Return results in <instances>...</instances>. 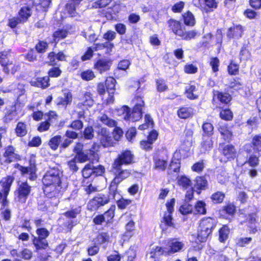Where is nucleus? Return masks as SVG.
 Instances as JSON below:
<instances>
[{"label":"nucleus","instance_id":"774afa93","mask_svg":"<svg viewBox=\"0 0 261 261\" xmlns=\"http://www.w3.org/2000/svg\"><path fill=\"white\" fill-rule=\"evenodd\" d=\"M205 7L204 10L205 13H209L214 11L218 7V3L216 0H204Z\"/></svg>","mask_w":261,"mask_h":261},{"label":"nucleus","instance_id":"7ed1b4c3","mask_svg":"<svg viewBox=\"0 0 261 261\" xmlns=\"http://www.w3.org/2000/svg\"><path fill=\"white\" fill-rule=\"evenodd\" d=\"M217 223V219L211 217H205L200 220L195 240L197 245L193 246L196 250L202 249L203 246L201 243H205L208 239H211Z\"/></svg>","mask_w":261,"mask_h":261},{"label":"nucleus","instance_id":"f8f14e48","mask_svg":"<svg viewBox=\"0 0 261 261\" xmlns=\"http://www.w3.org/2000/svg\"><path fill=\"white\" fill-rule=\"evenodd\" d=\"M32 187L27 181L18 183L17 188L14 191L15 198L21 204L25 203L31 195Z\"/></svg>","mask_w":261,"mask_h":261},{"label":"nucleus","instance_id":"f257e3e1","mask_svg":"<svg viewBox=\"0 0 261 261\" xmlns=\"http://www.w3.org/2000/svg\"><path fill=\"white\" fill-rule=\"evenodd\" d=\"M43 190L46 199L39 201L38 206L42 211H47L50 207L57 206L59 198L62 195L63 189L59 170L53 168L47 171L42 179Z\"/></svg>","mask_w":261,"mask_h":261},{"label":"nucleus","instance_id":"e2e57ef3","mask_svg":"<svg viewBox=\"0 0 261 261\" xmlns=\"http://www.w3.org/2000/svg\"><path fill=\"white\" fill-rule=\"evenodd\" d=\"M208 64L212 68V71L216 75L219 71L220 61L217 57L210 58Z\"/></svg>","mask_w":261,"mask_h":261},{"label":"nucleus","instance_id":"4d7b16f0","mask_svg":"<svg viewBox=\"0 0 261 261\" xmlns=\"http://www.w3.org/2000/svg\"><path fill=\"white\" fill-rule=\"evenodd\" d=\"M114 45L113 43L105 42L104 43H97L94 44L93 49L94 51H98L106 49L107 52L111 51Z\"/></svg>","mask_w":261,"mask_h":261},{"label":"nucleus","instance_id":"6e6d98bb","mask_svg":"<svg viewBox=\"0 0 261 261\" xmlns=\"http://www.w3.org/2000/svg\"><path fill=\"white\" fill-rule=\"evenodd\" d=\"M106 90L109 93H115L116 80L112 76H108L106 78L105 82Z\"/></svg>","mask_w":261,"mask_h":261},{"label":"nucleus","instance_id":"2f4dec72","mask_svg":"<svg viewBox=\"0 0 261 261\" xmlns=\"http://www.w3.org/2000/svg\"><path fill=\"white\" fill-rule=\"evenodd\" d=\"M83 0H68L65 6V11L71 17L76 16L77 14L76 8L79 7Z\"/></svg>","mask_w":261,"mask_h":261},{"label":"nucleus","instance_id":"2eb2a0df","mask_svg":"<svg viewBox=\"0 0 261 261\" xmlns=\"http://www.w3.org/2000/svg\"><path fill=\"white\" fill-rule=\"evenodd\" d=\"M3 156L4 159V162L7 165L22 160L21 155L17 152L15 147L12 145H7L4 148Z\"/></svg>","mask_w":261,"mask_h":261},{"label":"nucleus","instance_id":"69168bd1","mask_svg":"<svg viewBox=\"0 0 261 261\" xmlns=\"http://www.w3.org/2000/svg\"><path fill=\"white\" fill-rule=\"evenodd\" d=\"M91 169L92 176L94 177L102 176L105 173L106 170L105 167L102 165L94 166L93 164H91Z\"/></svg>","mask_w":261,"mask_h":261},{"label":"nucleus","instance_id":"864d4df0","mask_svg":"<svg viewBox=\"0 0 261 261\" xmlns=\"http://www.w3.org/2000/svg\"><path fill=\"white\" fill-rule=\"evenodd\" d=\"M34 48L37 53L43 54L49 48V43L45 40H39Z\"/></svg>","mask_w":261,"mask_h":261},{"label":"nucleus","instance_id":"c03bdc74","mask_svg":"<svg viewBox=\"0 0 261 261\" xmlns=\"http://www.w3.org/2000/svg\"><path fill=\"white\" fill-rule=\"evenodd\" d=\"M218 130L225 141L229 142L232 140V133L230 130L228 125L224 124L220 125Z\"/></svg>","mask_w":261,"mask_h":261},{"label":"nucleus","instance_id":"13d9d810","mask_svg":"<svg viewBox=\"0 0 261 261\" xmlns=\"http://www.w3.org/2000/svg\"><path fill=\"white\" fill-rule=\"evenodd\" d=\"M227 71L230 75H237L239 74L240 65L234 61L230 60L227 67Z\"/></svg>","mask_w":261,"mask_h":261},{"label":"nucleus","instance_id":"423d86ee","mask_svg":"<svg viewBox=\"0 0 261 261\" xmlns=\"http://www.w3.org/2000/svg\"><path fill=\"white\" fill-rule=\"evenodd\" d=\"M46 64L51 67L47 72V76L48 78H58L61 76L62 70L61 68V64L58 61H66V55L63 51H59L57 53L51 51L47 54Z\"/></svg>","mask_w":261,"mask_h":261},{"label":"nucleus","instance_id":"412c9836","mask_svg":"<svg viewBox=\"0 0 261 261\" xmlns=\"http://www.w3.org/2000/svg\"><path fill=\"white\" fill-rule=\"evenodd\" d=\"M245 31V28L241 24H233L228 28L226 36L229 40H238L241 38Z\"/></svg>","mask_w":261,"mask_h":261},{"label":"nucleus","instance_id":"bb28decb","mask_svg":"<svg viewBox=\"0 0 261 261\" xmlns=\"http://www.w3.org/2000/svg\"><path fill=\"white\" fill-rule=\"evenodd\" d=\"M184 94L187 99L191 100L199 98L198 89L196 84H194V82L190 81L188 85L185 87Z\"/></svg>","mask_w":261,"mask_h":261},{"label":"nucleus","instance_id":"9b49d317","mask_svg":"<svg viewBox=\"0 0 261 261\" xmlns=\"http://www.w3.org/2000/svg\"><path fill=\"white\" fill-rule=\"evenodd\" d=\"M115 211V205H111L103 214H99L95 216L92 219L93 223L95 225H101L104 223L106 225L112 224L114 221Z\"/></svg>","mask_w":261,"mask_h":261},{"label":"nucleus","instance_id":"20e7f679","mask_svg":"<svg viewBox=\"0 0 261 261\" xmlns=\"http://www.w3.org/2000/svg\"><path fill=\"white\" fill-rule=\"evenodd\" d=\"M135 163V156L129 149L122 150L114 160L110 172L112 174H118L128 178L131 174L130 170L122 168V166H128Z\"/></svg>","mask_w":261,"mask_h":261},{"label":"nucleus","instance_id":"a19ab883","mask_svg":"<svg viewBox=\"0 0 261 261\" xmlns=\"http://www.w3.org/2000/svg\"><path fill=\"white\" fill-rule=\"evenodd\" d=\"M150 258L153 261H159L160 256H168L165 248L160 246H155L150 251Z\"/></svg>","mask_w":261,"mask_h":261},{"label":"nucleus","instance_id":"a211bd4d","mask_svg":"<svg viewBox=\"0 0 261 261\" xmlns=\"http://www.w3.org/2000/svg\"><path fill=\"white\" fill-rule=\"evenodd\" d=\"M165 245V249L168 256L181 251L185 247L184 243L177 238L169 239L167 240Z\"/></svg>","mask_w":261,"mask_h":261},{"label":"nucleus","instance_id":"1a4fd4ad","mask_svg":"<svg viewBox=\"0 0 261 261\" xmlns=\"http://www.w3.org/2000/svg\"><path fill=\"white\" fill-rule=\"evenodd\" d=\"M0 65L3 71L6 74H14L19 68V65L14 62L11 49L0 51Z\"/></svg>","mask_w":261,"mask_h":261},{"label":"nucleus","instance_id":"bf43d9fd","mask_svg":"<svg viewBox=\"0 0 261 261\" xmlns=\"http://www.w3.org/2000/svg\"><path fill=\"white\" fill-rule=\"evenodd\" d=\"M201 146L204 151H210L212 150L213 147L212 137L211 136H202Z\"/></svg>","mask_w":261,"mask_h":261},{"label":"nucleus","instance_id":"4468645a","mask_svg":"<svg viewBox=\"0 0 261 261\" xmlns=\"http://www.w3.org/2000/svg\"><path fill=\"white\" fill-rule=\"evenodd\" d=\"M122 114L126 121H138L142 118L143 109L133 107L131 111L128 106L125 105L122 107Z\"/></svg>","mask_w":261,"mask_h":261},{"label":"nucleus","instance_id":"79ce46f5","mask_svg":"<svg viewBox=\"0 0 261 261\" xmlns=\"http://www.w3.org/2000/svg\"><path fill=\"white\" fill-rule=\"evenodd\" d=\"M195 187L196 189V193L200 194L202 190L207 188V181L205 176H198L195 179Z\"/></svg>","mask_w":261,"mask_h":261},{"label":"nucleus","instance_id":"5701e85b","mask_svg":"<svg viewBox=\"0 0 261 261\" xmlns=\"http://www.w3.org/2000/svg\"><path fill=\"white\" fill-rule=\"evenodd\" d=\"M100 144L103 147L113 146L114 142L109 131L105 127H101L97 132Z\"/></svg>","mask_w":261,"mask_h":261},{"label":"nucleus","instance_id":"0eeeda50","mask_svg":"<svg viewBox=\"0 0 261 261\" xmlns=\"http://www.w3.org/2000/svg\"><path fill=\"white\" fill-rule=\"evenodd\" d=\"M36 236L32 234V243L36 251L44 250L49 247L47 240L50 235L49 231L45 227L36 228Z\"/></svg>","mask_w":261,"mask_h":261},{"label":"nucleus","instance_id":"58836bf2","mask_svg":"<svg viewBox=\"0 0 261 261\" xmlns=\"http://www.w3.org/2000/svg\"><path fill=\"white\" fill-rule=\"evenodd\" d=\"M63 97L59 96L57 98L56 105L66 108L71 104L72 100V94L70 91L68 90L63 93Z\"/></svg>","mask_w":261,"mask_h":261},{"label":"nucleus","instance_id":"39448f33","mask_svg":"<svg viewBox=\"0 0 261 261\" xmlns=\"http://www.w3.org/2000/svg\"><path fill=\"white\" fill-rule=\"evenodd\" d=\"M166 23L168 31L182 40H194L200 36L196 30H186L185 26L179 20L170 18Z\"/></svg>","mask_w":261,"mask_h":261},{"label":"nucleus","instance_id":"a18cd8bd","mask_svg":"<svg viewBox=\"0 0 261 261\" xmlns=\"http://www.w3.org/2000/svg\"><path fill=\"white\" fill-rule=\"evenodd\" d=\"M230 229L227 224L223 225L218 230V240L220 243H225L228 239Z\"/></svg>","mask_w":261,"mask_h":261},{"label":"nucleus","instance_id":"37998d69","mask_svg":"<svg viewBox=\"0 0 261 261\" xmlns=\"http://www.w3.org/2000/svg\"><path fill=\"white\" fill-rule=\"evenodd\" d=\"M18 114L15 105L12 106L11 109L7 111L4 117V122L9 123L13 120L17 121L18 119Z\"/></svg>","mask_w":261,"mask_h":261},{"label":"nucleus","instance_id":"f03ea898","mask_svg":"<svg viewBox=\"0 0 261 261\" xmlns=\"http://www.w3.org/2000/svg\"><path fill=\"white\" fill-rule=\"evenodd\" d=\"M114 176L111 180L108 187V193L98 194L91 199L87 204V209L90 212L97 211L98 209L109 203L111 200H115L116 196L119 195L120 184L127 178L118 174H113Z\"/></svg>","mask_w":261,"mask_h":261},{"label":"nucleus","instance_id":"b1692460","mask_svg":"<svg viewBox=\"0 0 261 261\" xmlns=\"http://www.w3.org/2000/svg\"><path fill=\"white\" fill-rule=\"evenodd\" d=\"M260 155H256L254 154L250 155L247 158L245 164H247L251 169L248 171V174L251 178H254L257 176L258 172L255 169L259 165V157Z\"/></svg>","mask_w":261,"mask_h":261},{"label":"nucleus","instance_id":"f704fd0d","mask_svg":"<svg viewBox=\"0 0 261 261\" xmlns=\"http://www.w3.org/2000/svg\"><path fill=\"white\" fill-rule=\"evenodd\" d=\"M176 152H174L169 164V168L168 171V174L170 175L172 172L178 174L180 172L181 168V158L180 157H175Z\"/></svg>","mask_w":261,"mask_h":261},{"label":"nucleus","instance_id":"de8ad7c7","mask_svg":"<svg viewBox=\"0 0 261 261\" xmlns=\"http://www.w3.org/2000/svg\"><path fill=\"white\" fill-rule=\"evenodd\" d=\"M206 204L203 200L197 201L194 205V215H204L207 213Z\"/></svg>","mask_w":261,"mask_h":261},{"label":"nucleus","instance_id":"ea45409f","mask_svg":"<svg viewBox=\"0 0 261 261\" xmlns=\"http://www.w3.org/2000/svg\"><path fill=\"white\" fill-rule=\"evenodd\" d=\"M249 145L254 153L261 155V134L252 136Z\"/></svg>","mask_w":261,"mask_h":261},{"label":"nucleus","instance_id":"c9c22d12","mask_svg":"<svg viewBox=\"0 0 261 261\" xmlns=\"http://www.w3.org/2000/svg\"><path fill=\"white\" fill-rule=\"evenodd\" d=\"M181 20L182 21L184 26L193 27L195 25L196 20L194 15L190 10H187L181 14Z\"/></svg>","mask_w":261,"mask_h":261},{"label":"nucleus","instance_id":"5fc2aeb1","mask_svg":"<svg viewBox=\"0 0 261 261\" xmlns=\"http://www.w3.org/2000/svg\"><path fill=\"white\" fill-rule=\"evenodd\" d=\"M221 211L227 216L233 217L236 213V206L233 203L227 202L222 206Z\"/></svg>","mask_w":261,"mask_h":261},{"label":"nucleus","instance_id":"0e129e2a","mask_svg":"<svg viewBox=\"0 0 261 261\" xmlns=\"http://www.w3.org/2000/svg\"><path fill=\"white\" fill-rule=\"evenodd\" d=\"M202 136L212 137L214 134V126L209 122H204L202 125Z\"/></svg>","mask_w":261,"mask_h":261},{"label":"nucleus","instance_id":"dca6fc26","mask_svg":"<svg viewBox=\"0 0 261 261\" xmlns=\"http://www.w3.org/2000/svg\"><path fill=\"white\" fill-rule=\"evenodd\" d=\"M212 101H217L219 106L230 107L231 105L232 96L227 91L213 90Z\"/></svg>","mask_w":261,"mask_h":261},{"label":"nucleus","instance_id":"338daca9","mask_svg":"<svg viewBox=\"0 0 261 261\" xmlns=\"http://www.w3.org/2000/svg\"><path fill=\"white\" fill-rule=\"evenodd\" d=\"M61 139L62 137L60 135L55 136L49 140L48 146L52 150H57L61 143Z\"/></svg>","mask_w":261,"mask_h":261},{"label":"nucleus","instance_id":"680f3d73","mask_svg":"<svg viewBox=\"0 0 261 261\" xmlns=\"http://www.w3.org/2000/svg\"><path fill=\"white\" fill-rule=\"evenodd\" d=\"M132 201L130 199L125 198L123 196H121L120 198L116 201V203L118 210H124L132 204Z\"/></svg>","mask_w":261,"mask_h":261},{"label":"nucleus","instance_id":"a878e982","mask_svg":"<svg viewBox=\"0 0 261 261\" xmlns=\"http://www.w3.org/2000/svg\"><path fill=\"white\" fill-rule=\"evenodd\" d=\"M72 29L71 25H67L66 29H58L53 33V39L50 43L57 45L60 40L65 39L70 34L69 30Z\"/></svg>","mask_w":261,"mask_h":261},{"label":"nucleus","instance_id":"3c124183","mask_svg":"<svg viewBox=\"0 0 261 261\" xmlns=\"http://www.w3.org/2000/svg\"><path fill=\"white\" fill-rule=\"evenodd\" d=\"M225 198V193L219 191L213 193L210 196V199L213 204H221L223 203Z\"/></svg>","mask_w":261,"mask_h":261},{"label":"nucleus","instance_id":"603ef678","mask_svg":"<svg viewBox=\"0 0 261 261\" xmlns=\"http://www.w3.org/2000/svg\"><path fill=\"white\" fill-rule=\"evenodd\" d=\"M154 122L149 114H146L144 115V122L139 125L138 129L141 130H145L149 128L154 127Z\"/></svg>","mask_w":261,"mask_h":261},{"label":"nucleus","instance_id":"c85d7f7f","mask_svg":"<svg viewBox=\"0 0 261 261\" xmlns=\"http://www.w3.org/2000/svg\"><path fill=\"white\" fill-rule=\"evenodd\" d=\"M93 241L106 249L108 245L111 243V236L108 231H99L97 233Z\"/></svg>","mask_w":261,"mask_h":261},{"label":"nucleus","instance_id":"cd10ccee","mask_svg":"<svg viewBox=\"0 0 261 261\" xmlns=\"http://www.w3.org/2000/svg\"><path fill=\"white\" fill-rule=\"evenodd\" d=\"M31 86L40 88L41 89H46L50 86V80L47 75L42 77H34L30 82Z\"/></svg>","mask_w":261,"mask_h":261},{"label":"nucleus","instance_id":"4c0bfd02","mask_svg":"<svg viewBox=\"0 0 261 261\" xmlns=\"http://www.w3.org/2000/svg\"><path fill=\"white\" fill-rule=\"evenodd\" d=\"M177 115L181 119H187L194 116V110L191 107L181 106L177 110Z\"/></svg>","mask_w":261,"mask_h":261},{"label":"nucleus","instance_id":"7c9ffc66","mask_svg":"<svg viewBox=\"0 0 261 261\" xmlns=\"http://www.w3.org/2000/svg\"><path fill=\"white\" fill-rule=\"evenodd\" d=\"M29 165L27 167L23 166L25 168L24 171H22L21 175L24 176L26 174H29V179L31 180H34L37 178L36 172L37 170L35 161L33 159H30L29 161Z\"/></svg>","mask_w":261,"mask_h":261},{"label":"nucleus","instance_id":"9d476101","mask_svg":"<svg viewBox=\"0 0 261 261\" xmlns=\"http://www.w3.org/2000/svg\"><path fill=\"white\" fill-rule=\"evenodd\" d=\"M153 169L159 171H165L168 165L169 155L164 149H157L152 153Z\"/></svg>","mask_w":261,"mask_h":261},{"label":"nucleus","instance_id":"e433bc0d","mask_svg":"<svg viewBox=\"0 0 261 261\" xmlns=\"http://www.w3.org/2000/svg\"><path fill=\"white\" fill-rule=\"evenodd\" d=\"M99 145L96 143H94L91 148L88 150V156L89 158V163L92 164L96 163L99 162V156L98 153Z\"/></svg>","mask_w":261,"mask_h":261},{"label":"nucleus","instance_id":"8fccbe9b","mask_svg":"<svg viewBox=\"0 0 261 261\" xmlns=\"http://www.w3.org/2000/svg\"><path fill=\"white\" fill-rule=\"evenodd\" d=\"M98 120L100 121L102 124L109 127H113L117 125V122L115 120L110 118L105 113L102 114L100 116L98 117Z\"/></svg>","mask_w":261,"mask_h":261},{"label":"nucleus","instance_id":"72a5a7b5","mask_svg":"<svg viewBox=\"0 0 261 261\" xmlns=\"http://www.w3.org/2000/svg\"><path fill=\"white\" fill-rule=\"evenodd\" d=\"M229 107L217 106L216 109L219 110L220 119L226 121H230L233 119V113Z\"/></svg>","mask_w":261,"mask_h":261},{"label":"nucleus","instance_id":"6ab92c4d","mask_svg":"<svg viewBox=\"0 0 261 261\" xmlns=\"http://www.w3.org/2000/svg\"><path fill=\"white\" fill-rule=\"evenodd\" d=\"M143 79V78H142ZM143 82V80H138L134 81V84L137 87L136 93L133 97L132 102L134 108L143 109L145 107V102L144 100V95L142 93V89H140L141 82Z\"/></svg>","mask_w":261,"mask_h":261},{"label":"nucleus","instance_id":"052dcab7","mask_svg":"<svg viewBox=\"0 0 261 261\" xmlns=\"http://www.w3.org/2000/svg\"><path fill=\"white\" fill-rule=\"evenodd\" d=\"M243 87V83L242 82L241 79L239 77H236L233 78L229 82L228 88L229 89H233L236 91L242 90Z\"/></svg>","mask_w":261,"mask_h":261},{"label":"nucleus","instance_id":"49530a36","mask_svg":"<svg viewBox=\"0 0 261 261\" xmlns=\"http://www.w3.org/2000/svg\"><path fill=\"white\" fill-rule=\"evenodd\" d=\"M14 131L17 137L21 138L25 136L28 134L27 124L24 122H18Z\"/></svg>","mask_w":261,"mask_h":261},{"label":"nucleus","instance_id":"473e14b6","mask_svg":"<svg viewBox=\"0 0 261 261\" xmlns=\"http://www.w3.org/2000/svg\"><path fill=\"white\" fill-rule=\"evenodd\" d=\"M15 180V177L12 175H7L0 179L1 190L10 193L11 187Z\"/></svg>","mask_w":261,"mask_h":261},{"label":"nucleus","instance_id":"09e8293b","mask_svg":"<svg viewBox=\"0 0 261 261\" xmlns=\"http://www.w3.org/2000/svg\"><path fill=\"white\" fill-rule=\"evenodd\" d=\"M177 184L183 190H186L191 187V180L187 176L185 175L178 176L176 178Z\"/></svg>","mask_w":261,"mask_h":261},{"label":"nucleus","instance_id":"4be33fe9","mask_svg":"<svg viewBox=\"0 0 261 261\" xmlns=\"http://www.w3.org/2000/svg\"><path fill=\"white\" fill-rule=\"evenodd\" d=\"M11 256L14 258L13 261H22L30 260L33 257V252L27 248H23L20 252L17 249H12L10 251Z\"/></svg>","mask_w":261,"mask_h":261},{"label":"nucleus","instance_id":"6e6552de","mask_svg":"<svg viewBox=\"0 0 261 261\" xmlns=\"http://www.w3.org/2000/svg\"><path fill=\"white\" fill-rule=\"evenodd\" d=\"M175 203V199L173 198L167 200L165 204L167 210L164 212L160 223V227L162 230L169 228H176V225L173 218Z\"/></svg>","mask_w":261,"mask_h":261},{"label":"nucleus","instance_id":"aec40b11","mask_svg":"<svg viewBox=\"0 0 261 261\" xmlns=\"http://www.w3.org/2000/svg\"><path fill=\"white\" fill-rule=\"evenodd\" d=\"M158 137L159 133L155 129H152L148 133L146 139H143L140 141V148L145 151L152 150L153 144L158 139Z\"/></svg>","mask_w":261,"mask_h":261},{"label":"nucleus","instance_id":"393cba45","mask_svg":"<svg viewBox=\"0 0 261 261\" xmlns=\"http://www.w3.org/2000/svg\"><path fill=\"white\" fill-rule=\"evenodd\" d=\"M35 6V0H29V3L21 7L17 13V16L23 23L26 22L31 16L32 9Z\"/></svg>","mask_w":261,"mask_h":261},{"label":"nucleus","instance_id":"f3484780","mask_svg":"<svg viewBox=\"0 0 261 261\" xmlns=\"http://www.w3.org/2000/svg\"><path fill=\"white\" fill-rule=\"evenodd\" d=\"M219 151L221 155L223 156L226 161H233L238 156L237 149L231 144L219 143Z\"/></svg>","mask_w":261,"mask_h":261},{"label":"nucleus","instance_id":"c756f323","mask_svg":"<svg viewBox=\"0 0 261 261\" xmlns=\"http://www.w3.org/2000/svg\"><path fill=\"white\" fill-rule=\"evenodd\" d=\"M112 62L110 60L99 59L97 60L93 65V68L100 74H102L110 69Z\"/></svg>","mask_w":261,"mask_h":261},{"label":"nucleus","instance_id":"ddd939ff","mask_svg":"<svg viewBox=\"0 0 261 261\" xmlns=\"http://www.w3.org/2000/svg\"><path fill=\"white\" fill-rule=\"evenodd\" d=\"M32 227L29 219H24L23 220L21 224L17 225L14 229L15 236L18 240L22 242H28L29 241L30 237L28 232H22V230H26L28 232H31Z\"/></svg>","mask_w":261,"mask_h":261}]
</instances>
